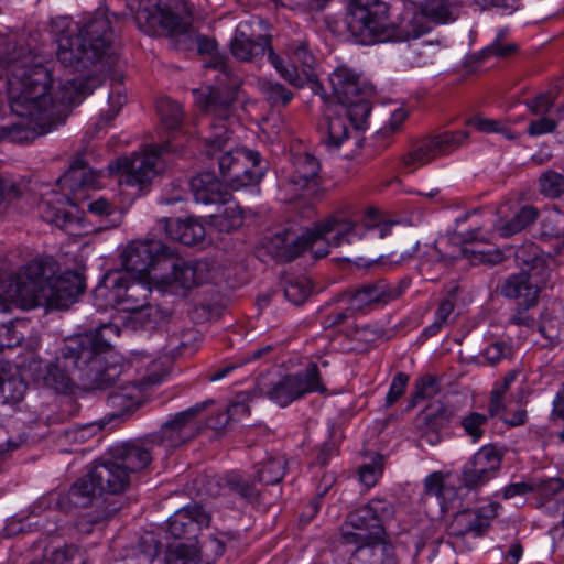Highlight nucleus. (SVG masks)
I'll list each match as a JSON object with an SVG mask.
<instances>
[{
	"instance_id": "33",
	"label": "nucleus",
	"mask_w": 564,
	"mask_h": 564,
	"mask_svg": "<svg viewBox=\"0 0 564 564\" xmlns=\"http://www.w3.org/2000/svg\"><path fill=\"white\" fill-rule=\"evenodd\" d=\"M141 390L135 384L121 386L108 397V405L113 417H121L134 412L141 404Z\"/></svg>"
},
{
	"instance_id": "47",
	"label": "nucleus",
	"mask_w": 564,
	"mask_h": 564,
	"mask_svg": "<svg viewBox=\"0 0 564 564\" xmlns=\"http://www.w3.org/2000/svg\"><path fill=\"white\" fill-rule=\"evenodd\" d=\"M158 113L163 126L169 130L177 129L183 121L181 105L170 98H162L156 104Z\"/></svg>"
},
{
	"instance_id": "10",
	"label": "nucleus",
	"mask_w": 564,
	"mask_h": 564,
	"mask_svg": "<svg viewBox=\"0 0 564 564\" xmlns=\"http://www.w3.org/2000/svg\"><path fill=\"white\" fill-rule=\"evenodd\" d=\"M212 516L198 503L185 506L167 520V535L174 540L167 544L165 564H200L197 538L208 528Z\"/></svg>"
},
{
	"instance_id": "56",
	"label": "nucleus",
	"mask_w": 564,
	"mask_h": 564,
	"mask_svg": "<svg viewBox=\"0 0 564 564\" xmlns=\"http://www.w3.org/2000/svg\"><path fill=\"white\" fill-rule=\"evenodd\" d=\"M250 409L245 401H236L231 403L225 413L218 414L216 417L208 420V425L213 429L224 427L230 420L236 421L248 415Z\"/></svg>"
},
{
	"instance_id": "50",
	"label": "nucleus",
	"mask_w": 564,
	"mask_h": 564,
	"mask_svg": "<svg viewBox=\"0 0 564 564\" xmlns=\"http://www.w3.org/2000/svg\"><path fill=\"white\" fill-rule=\"evenodd\" d=\"M258 85L271 106H286L293 98V93L278 82L260 79Z\"/></svg>"
},
{
	"instance_id": "28",
	"label": "nucleus",
	"mask_w": 564,
	"mask_h": 564,
	"mask_svg": "<svg viewBox=\"0 0 564 564\" xmlns=\"http://www.w3.org/2000/svg\"><path fill=\"white\" fill-rule=\"evenodd\" d=\"M329 83L332 94L339 104L350 102L352 98L372 90L371 86L361 80L358 73L347 66H338L329 75Z\"/></svg>"
},
{
	"instance_id": "38",
	"label": "nucleus",
	"mask_w": 564,
	"mask_h": 564,
	"mask_svg": "<svg viewBox=\"0 0 564 564\" xmlns=\"http://www.w3.org/2000/svg\"><path fill=\"white\" fill-rule=\"evenodd\" d=\"M453 415L452 406L442 402L431 403L417 415V426L419 429H422L423 425L427 429H441L449 422Z\"/></svg>"
},
{
	"instance_id": "59",
	"label": "nucleus",
	"mask_w": 564,
	"mask_h": 564,
	"mask_svg": "<svg viewBox=\"0 0 564 564\" xmlns=\"http://www.w3.org/2000/svg\"><path fill=\"white\" fill-rule=\"evenodd\" d=\"M512 354V346L506 341H494L482 350L484 358L490 365H497L502 359L510 358Z\"/></svg>"
},
{
	"instance_id": "17",
	"label": "nucleus",
	"mask_w": 564,
	"mask_h": 564,
	"mask_svg": "<svg viewBox=\"0 0 564 564\" xmlns=\"http://www.w3.org/2000/svg\"><path fill=\"white\" fill-rule=\"evenodd\" d=\"M286 50L292 59L290 66H285L282 58L273 50L269 52V61L280 76L296 88L303 87L308 82H314L316 78L314 73L316 59L308 50L307 42L294 41L288 44Z\"/></svg>"
},
{
	"instance_id": "25",
	"label": "nucleus",
	"mask_w": 564,
	"mask_h": 564,
	"mask_svg": "<svg viewBox=\"0 0 564 564\" xmlns=\"http://www.w3.org/2000/svg\"><path fill=\"white\" fill-rule=\"evenodd\" d=\"M97 488L105 495H118L126 491L130 486L131 476L112 457V459L96 463L90 469Z\"/></svg>"
},
{
	"instance_id": "62",
	"label": "nucleus",
	"mask_w": 564,
	"mask_h": 564,
	"mask_svg": "<svg viewBox=\"0 0 564 564\" xmlns=\"http://www.w3.org/2000/svg\"><path fill=\"white\" fill-rule=\"evenodd\" d=\"M23 336L19 334L11 318L0 322V350L19 346Z\"/></svg>"
},
{
	"instance_id": "4",
	"label": "nucleus",
	"mask_w": 564,
	"mask_h": 564,
	"mask_svg": "<svg viewBox=\"0 0 564 564\" xmlns=\"http://www.w3.org/2000/svg\"><path fill=\"white\" fill-rule=\"evenodd\" d=\"M347 10L348 30L364 45L415 40L432 30L420 7L405 6L395 22L383 0H349Z\"/></svg>"
},
{
	"instance_id": "42",
	"label": "nucleus",
	"mask_w": 564,
	"mask_h": 564,
	"mask_svg": "<svg viewBox=\"0 0 564 564\" xmlns=\"http://www.w3.org/2000/svg\"><path fill=\"white\" fill-rule=\"evenodd\" d=\"M170 318V312L159 305L147 303L135 314L132 315L134 324L143 328L153 329L164 324Z\"/></svg>"
},
{
	"instance_id": "54",
	"label": "nucleus",
	"mask_w": 564,
	"mask_h": 564,
	"mask_svg": "<svg viewBox=\"0 0 564 564\" xmlns=\"http://www.w3.org/2000/svg\"><path fill=\"white\" fill-rule=\"evenodd\" d=\"M507 30H501L495 41L482 50V55L485 57L496 56V57H509L517 53L518 45L513 42H507Z\"/></svg>"
},
{
	"instance_id": "43",
	"label": "nucleus",
	"mask_w": 564,
	"mask_h": 564,
	"mask_svg": "<svg viewBox=\"0 0 564 564\" xmlns=\"http://www.w3.org/2000/svg\"><path fill=\"white\" fill-rule=\"evenodd\" d=\"M495 478V476L468 460L460 471L459 482L467 490L477 491Z\"/></svg>"
},
{
	"instance_id": "32",
	"label": "nucleus",
	"mask_w": 564,
	"mask_h": 564,
	"mask_svg": "<svg viewBox=\"0 0 564 564\" xmlns=\"http://www.w3.org/2000/svg\"><path fill=\"white\" fill-rule=\"evenodd\" d=\"M514 263L522 270L532 275L546 280L551 256L543 252L539 246L533 242L524 243L513 251Z\"/></svg>"
},
{
	"instance_id": "8",
	"label": "nucleus",
	"mask_w": 564,
	"mask_h": 564,
	"mask_svg": "<svg viewBox=\"0 0 564 564\" xmlns=\"http://www.w3.org/2000/svg\"><path fill=\"white\" fill-rule=\"evenodd\" d=\"M206 68L216 72L214 78L217 86L209 87L207 93L199 94L197 102L208 115L214 116V119L208 120L212 134L205 139L208 153L213 155L216 149L221 150L230 142V131L226 121L231 116V107L238 99L242 80L232 73L225 61L210 62Z\"/></svg>"
},
{
	"instance_id": "37",
	"label": "nucleus",
	"mask_w": 564,
	"mask_h": 564,
	"mask_svg": "<svg viewBox=\"0 0 564 564\" xmlns=\"http://www.w3.org/2000/svg\"><path fill=\"white\" fill-rule=\"evenodd\" d=\"M538 215L539 212L535 207L530 205L523 206L510 220L498 224L496 230L501 237L509 238L533 224Z\"/></svg>"
},
{
	"instance_id": "40",
	"label": "nucleus",
	"mask_w": 564,
	"mask_h": 564,
	"mask_svg": "<svg viewBox=\"0 0 564 564\" xmlns=\"http://www.w3.org/2000/svg\"><path fill=\"white\" fill-rule=\"evenodd\" d=\"M420 9L431 23H446L455 19V6L448 0H425Z\"/></svg>"
},
{
	"instance_id": "9",
	"label": "nucleus",
	"mask_w": 564,
	"mask_h": 564,
	"mask_svg": "<svg viewBox=\"0 0 564 564\" xmlns=\"http://www.w3.org/2000/svg\"><path fill=\"white\" fill-rule=\"evenodd\" d=\"M84 154L85 152H77L68 170L58 178L61 187L69 191L73 197L53 194L43 198L39 204L41 217L62 229L67 228L78 219V216L73 212L76 200L79 199L77 194L84 189L99 186L101 172L90 167L84 159Z\"/></svg>"
},
{
	"instance_id": "39",
	"label": "nucleus",
	"mask_w": 564,
	"mask_h": 564,
	"mask_svg": "<svg viewBox=\"0 0 564 564\" xmlns=\"http://www.w3.org/2000/svg\"><path fill=\"white\" fill-rule=\"evenodd\" d=\"M372 90H367V94L352 98L350 102L340 104L345 107L344 116L350 121L356 129H362L371 112V104L369 96Z\"/></svg>"
},
{
	"instance_id": "29",
	"label": "nucleus",
	"mask_w": 564,
	"mask_h": 564,
	"mask_svg": "<svg viewBox=\"0 0 564 564\" xmlns=\"http://www.w3.org/2000/svg\"><path fill=\"white\" fill-rule=\"evenodd\" d=\"M105 494L97 488V482L94 481L91 473L78 479L68 490L67 497L69 502L76 508H94L100 510L108 505L110 507L117 503L108 501Z\"/></svg>"
},
{
	"instance_id": "49",
	"label": "nucleus",
	"mask_w": 564,
	"mask_h": 564,
	"mask_svg": "<svg viewBox=\"0 0 564 564\" xmlns=\"http://www.w3.org/2000/svg\"><path fill=\"white\" fill-rule=\"evenodd\" d=\"M285 469L284 457H270L257 470V478L264 485H275L282 480Z\"/></svg>"
},
{
	"instance_id": "3",
	"label": "nucleus",
	"mask_w": 564,
	"mask_h": 564,
	"mask_svg": "<svg viewBox=\"0 0 564 564\" xmlns=\"http://www.w3.org/2000/svg\"><path fill=\"white\" fill-rule=\"evenodd\" d=\"M398 221L386 219L375 207L365 209L359 220L344 216H329L316 224L315 230H306L297 237L301 254L311 251L313 257L323 258L329 248H343L347 253L364 260L381 250L382 240L392 234Z\"/></svg>"
},
{
	"instance_id": "35",
	"label": "nucleus",
	"mask_w": 564,
	"mask_h": 564,
	"mask_svg": "<svg viewBox=\"0 0 564 564\" xmlns=\"http://www.w3.org/2000/svg\"><path fill=\"white\" fill-rule=\"evenodd\" d=\"M508 449L497 444H486L481 446L469 459L478 468L485 469L490 475L497 477L501 468V463Z\"/></svg>"
},
{
	"instance_id": "51",
	"label": "nucleus",
	"mask_w": 564,
	"mask_h": 564,
	"mask_svg": "<svg viewBox=\"0 0 564 564\" xmlns=\"http://www.w3.org/2000/svg\"><path fill=\"white\" fill-rule=\"evenodd\" d=\"M311 292V281L305 276L289 279L284 285V296L294 305H302L308 299Z\"/></svg>"
},
{
	"instance_id": "22",
	"label": "nucleus",
	"mask_w": 564,
	"mask_h": 564,
	"mask_svg": "<svg viewBox=\"0 0 564 564\" xmlns=\"http://www.w3.org/2000/svg\"><path fill=\"white\" fill-rule=\"evenodd\" d=\"M156 446L149 435L128 441L113 449V458L131 476L145 469L153 459V451Z\"/></svg>"
},
{
	"instance_id": "16",
	"label": "nucleus",
	"mask_w": 564,
	"mask_h": 564,
	"mask_svg": "<svg viewBox=\"0 0 564 564\" xmlns=\"http://www.w3.org/2000/svg\"><path fill=\"white\" fill-rule=\"evenodd\" d=\"M162 272L154 273V281L163 285L192 289L208 281L209 263L204 260L185 261L170 249Z\"/></svg>"
},
{
	"instance_id": "64",
	"label": "nucleus",
	"mask_w": 564,
	"mask_h": 564,
	"mask_svg": "<svg viewBox=\"0 0 564 564\" xmlns=\"http://www.w3.org/2000/svg\"><path fill=\"white\" fill-rule=\"evenodd\" d=\"M32 132L21 123H12L0 127V142L8 140L22 143L31 140Z\"/></svg>"
},
{
	"instance_id": "12",
	"label": "nucleus",
	"mask_w": 564,
	"mask_h": 564,
	"mask_svg": "<svg viewBox=\"0 0 564 564\" xmlns=\"http://www.w3.org/2000/svg\"><path fill=\"white\" fill-rule=\"evenodd\" d=\"M257 387L260 393L267 395L281 406H286L305 393L325 391L317 365L315 364L310 365L303 372L294 376H284L275 379L268 375L261 376L258 379Z\"/></svg>"
},
{
	"instance_id": "27",
	"label": "nucleus",
	"mask_w": 564,
	"mask_h": 564,
	"mask_svg": "<svg viewBox=\"0 0 564 564\" xmlns=\"http://www.w3.org/2000/svg\"><path fill=\"white\" fill-rule=\"evenodd\" d=\"M292 172L289 181L295 191H304L318 184L321 162L307 151H294L291 154Z\"/></svg>"
},
{
	"instance_id": "46",
	"label": "nucleus",
	"mask_w": 564,
	"mask_h": 564,
	"mask_svg": "<svg viewBox=\"0 0 564 564\" xmlns=\"http://www.w3.org/2000/svg\"><path fill=\"white\" fill-rule=\"evenodd\" d=\"M119 507L113 506L110 507L108 505L107 507L100 509V510H89L83 516L79 517V519L76 522V529L80 533L89 534L93 532V527L96 524H101L107 521H109L118 511Z\"/></svg>"
},
{
	"instance_id": "30",
	"label": "nucleus",
	"mask_w": 564,
	"mask_h": 564,
	"mask_svg": "<svg viewBox=\"0 0 564 564\" xmlns=\"http://www.w3.org/2000/svg\"><path fill=\"white\" fill-rule=\"evenodd\" d=\"M189 187L195 200L206 205L224 204L230 196L229 192L214 172L196 174L191 178Z\"/></svg>"
},
{
	"instance_id": "6",
	"label": "nucleus",
	"mask_w": 564,
	"mask_h": 564,
	"mask_svg": "<svg viewBox=\"0 0 564 564\" xmlns=\"http://www.w3.org/2000/svg\"><path fill=\"white\" fill-rule=\"evenodd\" d=\"M58 263L43 258L26 264V284H22L26 307L44 306L50 310L69 308L85 291L83 274L67 271L56 276Z\"/></svg>"
},
{
	"instance_id": "45",
	"label": "nucleus",
	"mask_w": 564,
	"mask_h": 564,
	"mask_svg": "<svg viewBox=\"0 0 564 564\" xmlns=\"http://www.w3.org/2000/svg\"><path fill=\"white\" fill-rule=\"evenodd\" d=\"M26 187L0 175V218L4 217L12 204L22 198Z\"/></svg>"
},
{
	"instance_id": "36",
	"label": "nucleus",
	"mask_w": 564,
	"mask_h": 564,
	"mask_svg": "<svg viewBox=\"0 0 564 564\" xmlns=\"http://www.w3.org/2000/svg\"><path fill=\"white\" fill-rule=\"evenodd\" d=\"M388 551L383 544L368 542L355 550L348 564H397Z\"/></svg>"
},
{
	"instance_id": "11",
	"label": "nucleus",
	"mask_w": 564,
	"mask_h": 564,
	"mask_svg": "<svg viewBox=\"0 0 564 564\" xmlns=\"http://www.w3.org/2000/svg\"><path fill=\"white\" fill-rule=\"evenodd\" d=\"M228 144L229 142L221 150L216 149L213 155L208 153V147L206 145L207 155L210 159H217L224 180L234 189L258 184L265 171L260 153L247 149L224 151Z\"/></svg>"
},
{
	"instance_id": "41",
	"label": "nucleus",
	"mask_w": 564,
	"mask_h": 564,
	"mask_svg": "<svg viewBox=\"0 0 564 564\" xmlns=\"http://www.w3.org/2000/svg\"><path fill=\"white\" fill-rule=\"evenodd\" d=\"M297 237L290 230H284L274 235L271 239L272 249H274V256L282 259L283 261H292L296 257L301 256L300 243H297Z\"/></svg>"
},
{
	"instance_id": "31",
	"label": "nucleus",
	"mask_w": 564,
	"mask_h": 564,
	"mask_svg": "<svg viewBox=\"0 0 564 564\" xmlns=\"http://www.w3.org/2000/svg\"><path fill=\"white\" fill-rule=\"evenodd\" d=\"M159 225L162 226L167 238L186 246L202 242L206 235L204 225L192 217L185 220L164 217L159 221Z\"/></svg>"
},
{
	"instance_id": "2",
	"label": "nucleus",
	"mask_w": 564,
	"mask_h": 564,
	"mask_svg": "<svg viewBox=\"0 0 564 564\" xmlns=\"http://www.w3.org/2000/svg\"><path fill=\"white\" fill-rule=\"evenodd\" d=\"M113 330V325H102L66 339L55 360L39 368L35 380L64 394L72 392L77 381L89 389L113 387L121 375L120 366L106 364L111 348L107 335Z\"/></svg>"
},
{
	"instance_id": "23",
	"label": "nucleus",
	"mask_w": 564,
	"mask_h": 564,
	"mask_svg": "<svg viewBox=\"0 0 564 564\" xmlns=\"http://www.w3.org/2000/svg\"><path fill=\"white\" fill-rule=\"evenodd\" d=\"M382 532V527L379 525L367 503L348 514L341 535L346 543H358L379 539Z\"/></svg>"
},
{
	"instance_id": "61",
	"label": "nucleus",
	"mask_w": 564,
	"mask_h": 564,
	"mask_svg": "<svg viewBox=\"0 0 564 564\" xmlns=\"http://www.w3.org/2000/svg\"><path fill=\"white\" fill-rule=\"evenodd\" d=\"M382 457L377 456L372 463L360 466L359 479L367 488H370L377 484L378 478L382 475Z\"/></svg>"
},
{
	"instance_id": "57",
	"label": "nucleus",
	"mask_w": 564,
	"mask_h": 564,
	"mask_svg": "<svg viewBox=\"0 0 564 564\" xmlns=\"http://www.w3.org/2000/svg\"><path fill=\"white\" fill-rule=\"evenodd\" d=\"M488 417L485 414L471 412L463 417L460 424L473 442L479 441L484 435V426L487 425Z\"/></svg>"
},
{
	"instance_id": "26",
	"label": "nucleus",
	"mask_w": 564,
	"mask_h": 564,
	"mask_svg": "<svg viewBox=\"0 0 564 564\" xmlns=\"http://www.w3.org/2000/svg\"><path fill=\"white\" fill-rule=\"evenodd\" d=\"M247 24H239L235 35L230 41V52L235 58L241 62H257L269 54L271 47V37L268 35H259L257 39L251 37L247 33Z\"/></svg>"
},
{
	"instance_id": "7",
	"label": "nucleus",
	"mask_w": 564,
	"mask_h": 564,
	"mask_svg": "<svg viewBox=\"0 0 564 564\" xmlns=\"http://www.w3.org/2000/svg\"><path fill=\"white\" fill-rule=\"evenodd\" d=\"M138 28L149 35H169L175 39L178 48H196L202 55H210V62L221 59L216 56V40L199 34L192 23L175 13L167 4L161 0H140L135 13ZM208 62L205 64V66Z\"/></svg>"
},
{
	"instance_id": "14",
	"label": "nucleus",
	"mask_w": 564,
	"mask_h": 564,
	"mask_svg": "<svg viewBox=\"0 0 564 564\" xmlns=\"http://www.w3.org/2000/svg\"><path fill=\"white\" fill-rule=\"evenodd\" d=\"M170 143L148 147L142 153L131 159H117L108 165V169L110 173H122L127 185L142 188L159 173L160 156L170 151Z\"/></svg>"
},
{
	"instance_id": "18",
	"label": "nucleus",
	"mask_w": 564,
	"mask_h": 564,
	"mask_svg": "<svg viewBox=\"0 0 564 564\" xmlns=\"http://www.w3.org/2000/svg\"><path fill=\"white\" fill-rule=\"evenodd\" d=\"M401 295V288L392 284L384 279L365 282L354 289L348 290L344 297L351 306V310L372 308L375 306L387 305Z\"/></svg>"
},
{
	"instance_id": "15",
	"label": "nucleus",
	"mask_w": 564,
	"mask_h": 564,
	"mask_svg": "<svg viewBox=\"0 0 564 564\" xmlns=\"http://www.w3.org/2000/svg\"><path fill=\"white\" fill-rule=\"evenodd\" d=\"M469 134L466 130L444 131L435 135L422 139L415 148L402 156V165L408 171H413L433 160L447 155L464 143Z\"/></svg>"
},
{
	"instance_id": "55",
	"label": "nucleus",
	"mask_w": 564,
	"mask_h": 564,
	"mask_svg": "<svg viewBox=\"0 0 564 564\" xmlns=\"http://www.w3.org/2000/svg\"><path fill=\"white\" fill-rule=\"evenodd\" d=\"M469 126L475 127L478 131L484 133H499L503 135L508 140H514V132L505 126L499 120L482 118V117H474L467 120L466 122Z\"/></svg>"
},
{
	"instance_id": "53",
	"label": "nucleus",
	"mask_w": 564,
	"mask_h": 564,
	"mask_svg": "<svg viewBox=\"0 0 564 564\" xmlns=\"http://www.w3.org/2000/svg\"><path fill=\"white\" fill-rule=\"evenodd\" d=\"M159 553V543L152 535L142 538L138 550L127 564H151Z\"/></svg>"
},
{
	"instance_id": "44",
	"label": "nucleus",
	"mask_w": 564,
	"mask_h": 564,
	"mask_svg": "<svg viewBox=\"0 0 564 564\" xmlns=\"http://www.w3.org/2000/svg\"><path fill=\"white\" fill-rule=\"evenodd\" d=\"M326 134L324 142L328 148H338L348 139L349 128L344 115L328 117L325 123Z\"/></svg>"
},
{
	"instance_id": "52",
	"label": "nucleus",
	"mask_w": 564,
	"mask_h": 564,
	"mask_svg": "<svg viewBox=\"0 0 564 564\" xmlns=\"http://www.w3.org/2000/svg\"><path fill=\"white\" fill-rule=\"evenodd\" d=\"M540 192L550 198H557L564 194V176L549 170L539 177Z\"/></svg>"
},
{
	"instance_id": "60",
	"label": "nucleus",
	"mask_w": 564,
	"mask_h": 564,
	"mask_svg": "<svg viewBox=\"0 0 564 564\" xmlns=\"http://www.w3.org/2000/svg\"><path fill=\"white\" fill-rule=\"evenodd\" d=\"M346 335L352 340L371 343L381 336V330L365 323H356L347 328Z\"/></svg>"
},
{
	"instance_id": "48",
	"label": "nucleus",
	"mask_w": 564,
	"mask_h": 564,
	"mask_svg": "<svg viewBox=\"0 0 564 564\" xmlns=\"http://www.w3.org/2000/svg\"><path fill=\"white\" fill-rule=\"evenodd\" d=\"M25 391L26 384L20 377L1 373L0 402L18 403L23 399Z\"/></svg>"
},
{
	"instance_id": "13",
	"label": "nucleus",
	"mask_w": 564,
	"mask_h": 564,
	"mask_svg": "<svg viewBox=\"0 0 564 564\" xmlns=\"http://www.w3.org/2000/svg\"><path fill=\"white\" fill-rule=\"evenodd\" d=\"M171 248L160 240H134L127 245L121 259L127 273H134L139 279L154 281V273L162 272L164 260Z\"/></svg>"
},
{
	"instance_id": "5",
	"label": "nucleus",
	"mask_w": 564,
	"mask_h": 564,
	"mask_svg": "<svg viewBox=\"0 0 564 564\" xmlns=\"http://www.w3.org/2000/svg\"><path fill=\"white\" fill-rule=\"evenodd\" d=\"M58 62L75 72H91L85 78H97L116 63L109 19L98 13L61 32L56 40Z\"/></svg>"
},
{
	"instance_id": "34",
	"label": "nucleus",
	"mask_w": 564,
	"mask_h": 564,
	"mask_svg": "<svg viewBox=\"0 0 564 564\" xmlns=\"http://www.w3.org/2000/svg\"><path fill=\"white\" fill-rule=\"evenodd\" d=\"M25 273L26 265L14 278L0 271V314H8L11 311L10 305L6 302L7 300H17L23 307H26L22 293V284L26 282Z\"/></svg>"
},
{
	"instance_id": "1",
	"label": "nucleus",
	"mask_w": 564,
	"mask_h": 564,
	"mask_svg": "<svg viewBox=\"0 0 564 564\" xmlns=\"http://www.w3.org/2000/svg\"><path fill=\"white\" fill-rule=\"evenodd\" d=\"M4 63L12 112L33 121L41 134L62 124L68 116V106L79 104L99 85L97 78L76 77L61 80L55 89L45 56L26 44H14Z\"/></svg>"
},
{
	"instance_id": "58",
	"label": "nucleus",
	"mask_w": 564,
	"mask_h": 564,
	"mask_svg": "<svg viewBox=\"0 0 564 564\" xmlns=\"http://www.w3.org/2000/svg\"><path fill=\"white\" fill-rule=\"evenodd\" d=\"M52 564H85L84 554L75 545H65L51 553Z\"/></svg>"
},
{
	"instance_id": "63",
	"label": "nucleus",
	"mask_w": 564,
	"mask_h": 564,
	"mask_svg": "<svg viewBox=\"0 0 564 564\" xmlns=\"http://www.w3.org/2000/svg\"><path fill=\"white\" fill-rule=\"evenodd\" d=\"M454 307H455V304H454V301L451 300L449 297L443 300L440 305H438V308L435 313V321L434 323L429 326L426 328V333L432 336V335H435L437 332H440V329L448 323V318L449 316L452 315L453 311H454Z\"/></svg>"
},
{
	"instance_id": "19",
	"label": "nucleus",
	"mask_w": 564,
	"mask_h": 564,
	"mask_svg": "<svg viewBox=\"0 0 564 564\" xmlns=\"http://www.w3.org/2000/svg\"><path fill=\"white\" fill-rule=\"evenodd\" d=\"M144 279H128L122 273L109 274L106 281L110 284L117 305L124 312L135 314L148 302L151 289Z\"/></svg>"
},
{
	"instance_id": "24",
	"label": "nucleus",
	"mask_w": 564,
	"mask_h": 564,
	"mask_svg": "<svg viewBox=\"0 0 564 564\" xmlns=\"http://www.w3.org/2000/svg\"><path fill=\"white\" fill-rule=\"evenodd\" d=\"M498 503H490L479 509H466L458 512L451 522L448 530L454 536L474 534L480 536L489 528L490 521L497 516Z\"/></svg>"
},
{
	"instance_id": "21",
	"label": "nucleus",
	"mask_w": 564,
	"mask_h": 564,
	"mask_svg": "<svg viewBox=\"0 0 564 564\" xmlns=\"http://www.w3.org/2000/svg\"><path fill=\"white\" fill-rule=\"evenodd\" d=\"M543 282L544 280L522 270L503 278L498 283L496 292L506 299L517 300L519 306L534 307Z\"/></svg>"
},
{
	"instance_id": "20",
	"label": "nucleus",
	"mask_w": 564,
	"mask_h": 564,
	"mask_svg": "<svg viewBox=\"0 0 564 564\" xmlns=\"http://www.w3.org/2000/svg\"><path fill=\"white\" fill-rule=\"evenodd\" d=\"M206 402L196 404L165 422L156 432L148 434L156 447H177L192 437L191 423L205 408Z\"/></svg>"
}]
</instances>
